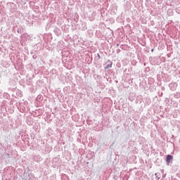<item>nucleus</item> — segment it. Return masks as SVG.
I'll return each instance as SVG.
<instances>
[{
    "label": "nucleus",
    "mask_w": 180,
    "mask_h": 180,
    "mask_svg": "<svg viewBox=\"0 0 180 180\" xmlns=\"http://www.w3.org/2000/svg\"><path fill=\"white\" fill-rule=\"evenodd\" d=\"M112 61H110V63L108 65H106V67L105 68V70H109V68H112Z\"/></svg>",
    "instance_id": "2"
},
{
    "label": "nucleus",
    "mask_w": 180,
    "mask_h": 180,
    "mask_svg": "<svg viewBox=\"0 0 180 180\" xmlns=\"http://www.w3.org/2000/svg\"><path fill=\"white\" fill-rule=\"evenodd\" d=\"M151 51H152V52L154 51V49H152Z\"/></svg>",
    "instance_id": "3"
},
{
    "label": "nucleus",
    "mask_w": 180,
    "mask_h": 180,
    "mask_svg": "<svg viewBox=\"0 0 180 180\" xmlns=\"http://www.w3.org/2000/svg\"><path fill=\"white\" fill-rule=\"evenodd\" d=\"M172 158H173L172 155H168L166 158V162H167V164H169V162H171V160H172Z\"/></svg>",
    "instance_id": "1"
}]
</instances>
